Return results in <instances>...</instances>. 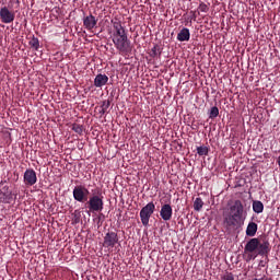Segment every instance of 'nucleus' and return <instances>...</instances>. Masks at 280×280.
<instances>
[{"mask_svg":"<svg viewBox=\"0 0 280 280\" xmlns=\"http://www.w3.org/2000/svg\"><path fill=\"white\" fill-rule=\"evenodd\" d=\"M220 115V109L215 106L211 107L210 113H209V118L210 119H215Z\"/></svg>","mask_w":280,"mask_h":280,"instance_id":"4be33fe9","label":"nucleus"},{"mask_svg":"<svg viewBox=\"0 0 280 280\" xmlns=\"http://www.w3.org/2000/svg\"><path fill=\"white\" fill-rule=\"evenodd\" d=\"M159 47L154 46L152 49H151V56L152 58H156V56H159Z\"/></svg>","mask_w":280,"mask_h":280,"instance_id":"a878e982","label":"nucleus"},{"mask_svg":"<svg viewBox=\"0 0 280 280\" xmlns=\"http://www.w3.org/2000/svg\"><path fill=\"white\" fill-rule=\"evenodd\" d=\"M106 110H108V109H104V107H101L100 114L101 115H106Z\"/></svg>","mask_w":280,"mask_h":280,"instance_id":"c85d7f7f","label":"nucleus"},{"mask_svg":"<svg viewBox=\"0 0 280 280\" xmlns=\"http://www.w3.org/2000/svg\"><path fill=\"white\" fill-rule=\"evenodd\" d=\"M254 213H264V203L259 200L253 201Z\"/></svg>","mask_w":280,"mask_h":280,"instance_id":"f3484780","label":"nucleus"},{"mask_svg":"<svg viewBox=\"0 0 280 280\" xmlns=\"http://www.w3.org/2000/svg\"><path fill=\"white\" fill-rule=\"evenodd\" d=\"M160 215H161L162 220H164V222H170V220H172V215H173L172 206L170 203L163 205L160 210Z\"/></svg>","mask_w":280,"mask_h":280,"instance_id":"9d476101","label":"nucleus"},{"mask_svg":"<svg viewBox=\"0 0 280 280\" xmlns=\"http://www.w3.org/2000/svg\"><path fill=\"white\" fill-rule=\"evenodd\" d=\"M156 211V205L154 202L147 203L141 210H140V220L143 226H148L150 224V218H152V214Z\"/></svg>","mask_w":280,"mask_h":280,"instance_id":"20e7f679","label":"nucleus"},{"mask_svg":"<svg viewBox=\"0 0 280 280\" xmlns=\"http://www.w3.org/2000/svg\"><path fill=\"white\" fill-rule=\"evenodd\" d=\"M106 84H108V75L100 73L95 77L94 86H96V89H102V86H106Z\"/></svg>","mask_w":280,"mask_h":280,"instance_id":"ddd939ff","label":"nucleus"},{"mask_svg":"<svg viewBox=\"0 0 280 280\" xmlns=\"http://www.w3.org/2000/svg\"><path fill=\"white\" fill-rule=\"evenodd\" d=\"M28 45L35 50V51H38V48L40 47V42L38 40V38L36 37H33Z\"/></svg>","mask_w":280,"mask_h":280,"instance_id":"aec40b11","label":"nucleus"},{"mask_svg":"<svg viewBox=\"0 0 280 280\" xmlns=\"http://www.w3.org/2000/svg\"><path fill=\"white\" fill-rule=\"evenodd\" d=\"M114 30L113 38H115V36H124L127 34L126 28L121 25V22H114Z\"/></svg>","mask_w":280,"mask_h":280,"instance_id":"dca6fc26","label":"nucleus"},{"mask_svg":"<svg viewBox=\"0 0 280 280\" xmlns=\"http://www.w3.org/2000/svg\"><path fill=\"white\" fill-rule=\"evenodd\" d=\"M244 220H246L244 203L241 200H235L230 207V212L223 214V222L226 229H235V226H242Z\"/></svg>","mask_w":280,"mask_h":280,"instance_id":"f03ea898","label":"nucleus"},{"mask_svg":"<svg viewBox=\"0 0 280 280\" xmlns=\"http://www.w3.org/2000/svg\"><path fill=\"white\" fill-rule=\"evenodd\" d=\"M258 255L261 257H266L269 255L271 247H270V242L268 241H262L261 243L258 242Z\"/></svg>","mask_w":280,"mask_h":280,"instance_id":"9b49d317","label":"nucleus"},{"mask_svg":"<svg viewBox=\"0 0 280 280\" xmlns=\"http://www.w3.org/2000/svg\"><path fill=\"white\" fill-rule=\"evenodd\" d=\"M81 219H82V212L80 210H74V213H72V223L80 224Z\"/></svg>","mask_w":280,"mask_h":280,"instance_id":"6ab92c4d","label":"nucleus"},{"mask_svg":"<svg viewBox=\"0 0 280 280\" xmlns=\"http://www.w3.org/2000/svg\"><path fill=\"white\" fill-rule=\"evenodd\" d=\"M72 130H73L74 132H77V135H82V132H84V129L82 128L81 125H73V126H72Z\"/></svg>","mask_w":280,"mask_h":280,"instance_id":"5701e85b","label":"nucleus"},{"mask_svg":"<svg viewBox=\"0 0 280 280\" xmlns=\"http://www.w3.org/2000/svg\"><path fill=\"white\" fill-rule=\"evenodd\" d=\"M202 207H205V201H202V198L198 197L194 201V210L195 211H201Z\"/></svg>","mask_w":280,"mask_h":280,"instance_id":"a211bd4d","label":"nucleus"},{"mask_svg":"<svg viewBox=\"0 0 280 280\" xmlns=\"http://www.w3.org/2000/svg\"><path fill=\"white\" fill-rule=\"evenodd\" d=\"M199 11L200 12H209V7L206 3H200Z\"/></svg>","mask_w":280,"mask_h":280,"instance_id":"393cba45","label":"nucleus"},{"mask_svg":"<svg viewBox=\"0 0 280 280\" xmlns=\"http://www.w3.org/2000/svg\"><path fill=\"white\" fill-rule=\"evenodd\" d=\"M23 180H24V185H26V187H34V184L38 183V177L36 176V171H34V168H27L24 172Z\"/></svg>","mask_w":280,"mask_h":280,"instance_id":"423d86ee","label":"nucleus"},{"mask_svg":"<svg viewBox=\"0 0 280 280\" xmlns=\"http://www.w3.org/2000/svg\"><path fill=\"white\" fill-rule=\"evenodd\" d=\"M250 259H257V256H254L253 253H249L246 258V261H250Z\"/></svg>","mask_w":280,"mask_h":280,"instance_id":"cd10ccee","label":"nucleus"},{"mask_svg":"<svg viewBox=\"0 0 280 280\" xmlns=\"http://www.w3.org/2000/svg\"><path fill=\"white\" fill-rule=\"evenodd\" d=\"M259 248V238H250L244 248V253H255Z\"/></svg>","mask_w":280,"mask_h":280,"instance_id":"f8f14e48","label":"nucleus"},{"mask_svg":"<svg viewBox=\"0 0 280 280\" xmlns=\"http://www.w3.org/2000/svg\"><path fill=\"white\" fill-rule=\"evenodd\" d=\"M101 108H104V110H108V108H110V101H103Z\"/></svg>","mask_w":280,"mask_h":280,"instance_id":"b1692460","label":"nucleus"},{"mask_svg":"<svg viewBox=\"0 0 280 280\" xmlns=\"http://www.w3.org/2000/svg\"><path fill=\"white\" fill-rule=\"evenodd\" d=\"M113 43L121 56H128L132 52V43L128 39V34L113 37Z\"/></svg>","mask_w":280,"mask_h":280,"instance_id":"7ed1b4c3","label":"nucleus"},{"mask_svg":"<svg viewBox=\"0 0 280 280\" xmlns=\"http://www.w3.org/2000/svg\"><path fill=\"white\" fill-rule=\"evenodd\" d=\"M97 26V19L93 14L86 15L83 18V27L91 32L93 28Z\"/></svg>","mask_w":280,"mask_h":280,"instance_id":"1a4fd4ad","label":"nucleus"},{"mask_svg":"<svg viewBox=\"0 0 280 280\" xmlns=\"http://www.w3.org/2000/svg\"><path fill=\"white\" fill-rule=\"evenodd\" d=\"M257 230H258L257 223L250 221L246 228L247 237H255V235H257Z\"/></svg>","mask_w":280,"mask_h":280,"instance_id":"2eb2a0df","label":"nucleus"},{"mask_svg":"<svg viewBox=\"0 0 280 280\" xmlns=\"http://www.w3.org/2000/svg\"><path fill=\"white\" fill-rule=\"evenodd\" d=\"M197 154H199V156H207V154H209V148L205 145L197 147Z\"/></svg>","mask_w":280,"mask_h":280,"instance_id":"412c9836","label":"nucleus"},{"mask_svg":"<svg viewBox=\"0 0 280 280\" xmlns=\"http://www.w3.org/2000/svg\"><path fill=\"white\" fill-rule=\"evenodd\" d=\"M119 243V236L115 232H107L104 236V246L106 248H115V245Z\"/></svg>","mask_w":280,"mask_h":280,"instance_id":"0eeeda50","label":"nucleus"},{"mask_svg":"<svg viewBox=\"0 0 280 280\" xmlns=\"http://www.w3.org/2000/svg\"><path fill=\"white\" fill-rule=\"evenodd\" d=\"M0 19L1 23L10 24L14 23L15 15L8 7H3L0 9Z\"/></svg>","mask_w":280,"mask_h":280,"instance_id":"6e6552de","label":"nucleus"},{"mask_svg":"<svg viewBox=\"0 0 280 280\" xmlns=\"http://www.w3.org/2000/svg\"><path fill=\"white\" fill-rule=\"evenodd\" d=\"M191 38V33H189V28L184 27L178 34H177V40L179 43H185Z\"/></svg>","mask_w":280,"mask_h":280,"instance_id":"4468645a","label":"nucleus"},{"mask_svg":"<svg viewBox=\"0 0 280 280\" xmlns=\"http://www.w3.org/2000/svg\"><path fill=\"white\" fill-rule=\"evenodd\" d=\"M13 200H16V195L12 194L10 186L5 185L0 188V205H11Z\"/></svg>","mask_w":280,"mask_h":280,"instance_id":"39448f33","label":"nucleus"},{"mask_svg":"<svg viewBox=\"0 0 280 280\" xmlns=\"http://www.w3.org/2000/svg\"><path fill=\"white\" fill-rule=\"evenodd\" d=\"M222 280H235V278L233 277V273L226 272V273L222 277Z\"/></svg>","mask_w":280,"mask_h":280,"instance_id":"bb28decb","label":"nucleus"},{"mask_svg":"<svg viewBox=\"0 0 280 280\" xmlns=\"http://www.w3.org/2000/svg\"><path fill=\"white\" fill-rule=\"evenodd\" d=\"M89 188L82 185L75 186L72 196L77 202H85V207L89 209L90 213H97L104 211V197L100 195H93L89 198Z\"/></svg>","mask_w":280,"mask_h":280,"instance_id":"f257e3e1","label":"nucleus"},{"mask_svg":"<svg viewBox=\"0 0 280 280\" xmlns=\"http://www.w3.org/2000/svg\"><path fill=\"white\" fill-rule=\"evenodd\" d=\"M277 163H278V165L280 167V155L278 156Z\"/></svg>","mask_w":280,"mask_h":280,"instance_id":"c756f323","label":"nucleus"}]
</instances>
